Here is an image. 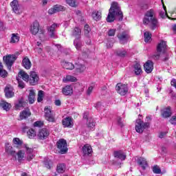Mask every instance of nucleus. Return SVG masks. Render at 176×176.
<instances>
[{"instance_id":"1","label":"nucleus","mask_w":176,"mask_h":176,"mask_svg":"<svg viewBox=\"0 0 176 176\" xmlns=\"http://www.w3.org/2000/svg\"><path fill=\"white\" fill-rule=\"evenodd\" d=\"M116 16L117 17H119V20H123V12H122V10H120L119 3L116 1H113L111 3L107 17V22L112 23V21H115V17H116Z\"/></svg>"},{"instance_id":"2","label":"nucleus","mask_w":176,"mask_h":176,"mask_svg":"<svg viewBox=\"0 0 176 176\" xmlns=\"http://www.w3.org/2000/svg\"><path fill=\"white\" fill-rule=\"evenodd\" d=\"M143 23L145 25H149L151 30H156L159 25L157 19L155 16V11L153 9L148 10L143 19Z\"/></svg>"},{"instance_id":"3","label":"nucleus","mask_w":176,"mask_h":176,"mask_svg":"<svg viewBox=\"0 0 176 176\" xmlns=\"http://www.w3.org/2000/svg\"><path fill=\"white\" fill-rule=\"evenodd\" d=\"M40 25L38 21H34L30 26V32L32 35H36L39 32L40 41H45V30L39 29Z\"/></svg>"},{"instance_id":"4","label":"nucleus","mask_w":176,"mask_h":176,"mask_svg":"<svg viewBox=\"0 0 176 176\" xmlns=\"http://www.w3.org/2000/svg\"><path fill=\"white\" fill-rule=\"evenodd\" d=\"M146 129H149V122H144L140 119L136 120L135 131L137 133H144Z\"/></svg>"},{"instance_id":"5","label":"nucleus","mask_w":176,"mask_h":176,"mask_svg":"<svg viewBox=\"0 0 176 176\" xmlns=\"http://www.w3.org/2000/svg\"><path fill=\"white\" fill-rule=\"evenodd\" d=\"M68 145L67 144V140L64 139H60L57 142H56V147L60 151V153L61 155H64L68 152Z\"/></svg>"},{"instance_id":"6","label":"nucleus","mask_w":176,"mask_h":176,"mask_svg":"<svg viewBox=\"0 0 176 176\" xmlns=\"http://www.w3.org/2000/svg\"><path fill=\"white\" fill-rule=\"evenodd\" d=\"M116 90L120 96H126L129 93V87L123 83H118L116 86Z\"/></svg>"},{"instance_id":"7","label":"nucleus","mask_w":176,"mask_h":176,"mask_svg":"<svg viewBox=\"0 0 176 176\" xmlns=\"http://www.w3.org/2000/svg\"><path fill=\"white\" fill-rule=\"evenodd\" d=\"M117 38L119 40L120 43L121 45H124V43H127L129 39L130 38V36L129 35V32L127 31L120 32L118 35Z\"/></svg>"},{"instance_id":"8","label":"nucleus","mask_w":176,"mask_h":176,"mask_svg":"<svg viewBox=\"0 0 176 176\" xmlns=\"http://www.w3.org/2000/svg\"><path fill=\"white\" fill-rule=\"evenodd\" d=\"M3 61L8 67V69H12V65H13V63L16 61V55H8L6 56H3Z\"/></svg>"},{"instance_id":"9","label":"nucleus","mask_w":176,"mask_h":176,"mask_svg":"<svg viewBox=\"0 0 176 176\" xmlns=\"http://www.w3.org/2000/svg\"><path fill=\"white\" fill-rule=\"evenodd\" d=\"M167 49V43L166 41H161L160 43H158L157 46V54L155 56L156 60L160 57V53L162 52V53H164L166 52V50Z\"/></svg>"},{"instance_id":"10","label":"nucleus","mask_w":176,"mask_h":176,"mask_svg":"<svg viewBox=\"0 0 176 176\" xmlns=\"http://www.w3.org/2000/svg\"><path fill=\"white\" fill-rule=\"evenodd\" d=\"M60 27V23H53L52 25L47 27L48 35L50 38L56 39L57 36L56 35V28Z\"/></svg>"},{"instance_id":"11","label":"nucleus","mask_w":176,"mask_h":176,"mask_svg":"<svg viewBox=\"0 0 176 176\" xmlns=\"http://www.w3.org/2000/svg\"><path fill=\"white\" fill-rule=\"evenodd\" d=\"M10 6L13 12H15L16 14H21V13H23V10L20 8V4H19V1L13 0L10 3Z\"/></svg>"},{"instance_id":"12","label":"nucleus","mask_w":176,"mask_h":176,"mask_svg":"<svg viewBox=\"0 0 176 176\" xmlns=\"http://www.w3.org/2000/svg\"><path fill=\"white\" fill-rule=\"evenodd\" d=\"M50 135V131L47 128H43L38 131L37 137L39 140H46Z\"/></svg>"},{"instance_id":"13","label":"nucleus","mask_w":176,"mask_h":176,"mask_svg":"<svg viewBox=\"0 0 176 176\" xmlns=\"http://www.w3.org/2000/svg\"><path fill=\"white\" fill-rule=\"evenodd\" d=\"M38 82H39V76L35 72H31L30 76L29 77V82L32 86H35V85H38Z\"/></svg>"},{"instance_id":"14","label":"nucleus","mask_w":176,"mask_h":176,"mask_svg":"<svg viewBox=\"0 0 176 176\" xmlns=\"http://www.w3.org/2000/svg\"><path fill=\"white\" fill-rule=\"evenodd\" d=\"M63 10H65V7L61 6V5H55L53 8H50L48 10L49 14H54V13H57L58 12H63Z\"/></svg>"},{"instance_id":"15","label":"nucleus","mask_w":176,"mask_h":176,"mask_svg":"<svg viewBox=\"0 0 176 176\" xmlns=\"http://www.w3.org/2000/svg\"><path fill=\"white\" fill-rule=\"evenodd\" d=\"M44 112L46 120L52 122H56V120L54 119V116L52 114V110H50V109H49L48 107H45L44 109Z\"/></svg>"},{"instance_id":"16","label":"nucleus","mask_w":176,"mask_h":176,"mask_svg":"<svg viewBox=\"0 0 176 176\" xmlns=\"http://www.w3.org/2000/svg\"><path fill=\"white\" fill-rule=\"evenodd\" d=\"M62 123L64 127H68L69 129L72 128L74 126V121L71 117H67L64 118L62 121Z\"/></svg>"},{"instance_id":"17","label":"nucleus","mask_w":176,"mask_h":176,"mask_svg":"<svg viewBox=\"0 0 176 176\" xmlns=\"http://www.w3.org/2000/svg\"><path fill=\"white\" fill-rule=\"evenodd\" d=\"M5 94L7 98H12L14 96V92H13V87L10 85H7L5 88Z\"/></svg>"},{"instance_id":"18","label":"nucleus","mask_w":176,"mask_h":176,"mask_svg":"<svg viewBox=\"0 0 176 176\" xmlns=\"http://www.w3.org/2000/svg\"><path fill=\"white\" fill-rule=\"evenodd\" d=\"M74 68H76V75H78V74H83V72L86 71V66L80 63H76V66L74 67Z\"/></svg>"},{"instance_id":"19","label":"nucleus","mask_w":176,"mask_h":176,"mask_svg":"<svg viewBox=\"0 0 176 176\" xmlns=\"http://www.w3.org/2000/svg\"><path fill=\"white\" fill-rule=\"evenodd\" d=\"M24 148H25V149L26 151V153L28 154V160L29 162H31V160H33L34 157L35 156V155H34V153H33L34 149H32V148L28 147V145H27V144H24Z\"/></svg>"},{"instance_id":"20","label":"nucleus","mask_w":176,"mask_h":176,"mask_svg":"<svg viewBox=\"0 0 176 176\" xmlns=\"http://www.w3.org/2000/svg\"><path fill=\"white\" fill-rule=\"evenodd\" d=\"M62 93L64 96H72L74 93V88L71 85H66L62 89Z\"/></svg>"},{"instance_id":"21","label":"nucleus","mask_w":176,"mask_h":176,"mask_svg":"<svg viewBox=\"0 0 176 176\" xmlns=\"http://www.w3.org/2000/svg\"><path fill=\"white\" fill-rule=\"evenodd\" d=\"M144 71L147 74H151L152 71H153V62L151 60H148L146 62V63L144 65Z\"/></svg>"},{"instance_id":"22","label":"nucleus","mask_w":176,"mask_h":176,"mask_svg":"<svg viewBox=\"0 0 176 176\" xmlns=\"http://www.w3.org/2000/svg\"><path fill=\"white\" fill-rule=\"evenodd\" d=\"M82 152L84 156H89V155H91L93 152V149L91 148V146L89 144H85L82 146Z\"/></svg>"},{"instance_id":"23","label":"nucleus","mask_w":176,"mask_h":176,"mask_svg":"<svg viewBox=\"0 0 176 176\" xmlns=\"http://www.w3.org/2000/svg\"><path fill=\"white\" fill-rule=\"evenodd\" d=\"M31 116V111L30 109H25L22 112L20 113V119L23 120L24 119H27Z\"/></svg>"},{"instance_id":"24","label":"nucleus","mask_w":176,"mask_h":176,"mask_svg":"<svg viewBox=\"0 0 176 176\" xmlns=\"http://www.w3.org/2000/svg\"><path fill=\"white\" fill-rule=\"evenodd\" d=\"M138 164L142 167V170H145L148 167V162H146V159L144 157H139L138 159Z\"/></svg>"},{"instance_id":"25","label":"nucleus","mask_w":176,"mask_h":176,"mask_svg":"<svg viewBox=\"0 0 176 176\" xmlns=\"http://www.w3.org/2000/svg\"><path fill=\"white\" fill-rule=\"evenodd\" d=\"M162 118H170L171 116V107H168L161 111Z\"/></svg>"},{"instance_id":"26","label":"nucleus","mask_w":176,"mask_h":176,"mask_svg":"<svg viewBox=\"0 0 176 176\" xmlns=\"http://www.w3.org/2000/svg\"><path fill=\"white\" fill-rule=\"evenodd\" d=\"M27 103L24 102V99L21 98L19 100L15 102V109H23L25 107Z\"/></svg>"},{"instance_id":"27","label":"nucleus","mask_w":176,"mask_h":176,"mask_svg":"<svg viewBox=\"0 0 176 176\" xmlns=\"http://www.w3.org/2000/svg\"><path fill=\"white\" fill-rule=\"evenodd\" d=\"M6 152L11 156H16V151H13V147L9 143H6Z\"/></svg>"},{"instance_id":"28","label":"nucleus","mask_w":176,"mask_h":176,"mask_svg":"<svg viewBox=\"0 0 176 176\" xmlns=\"http://www.w3.org/2000/svg\"><path fill=\"white\" fill-rule=\"evenodd\" d=\"M78 78L74 76L67 75L63 78V82L64 83H68V82H77Z\"/></svg>"},{"instance_id":"29","label":"nucleus","mask_w":176,"mask_h":176,"mask_svg":"<svg viewBox=\"0 0 176 176\" xmlns=\"http://www.w3.org/2000/svg\"><path fill=\"white\" fill-rule=\"evenodd\" d=\"M18 78H21L25 82L30 81V76L25 72L21 71L18 74Z\"/></svg>"},{"instance_id":"30","label":"nucleus","mask_w":176,"mask_h":176,"mask_svg":"<svg viewBox=\"0 0 176 176\" xmlns=\"http://www.w3.org/2000/svg\"><path fill=\"white\" fill-rule=\"evenodd\" d=\"M22 65H23V67L25 68V69H30L32 65L31 64V60H30V59L27 57L23 59Z\"/></svg>"},{"instance_id":"31","label":"nucleus","mask_w":176,"mask_h":176,"mask_svg":"<svg viewBox=\"0 0 176 176\" xmlns=\"http://www.w3.org/2000/svg\"><path fill=\"white\" fill-rule=\"evenodd\" d=\"M62 66L65 69H69L70 71H72V69H75V65H74V64H72V63H69V62H67V61L63 62Z\"/></svg>"},{"instance_id":"32","label":"nucleus","mask_w":176,"mask_h":176,"mask_svg":"<svg viewBox=\"0 0 176 176\" xmlns=\"http://www.w3.org/2000/svg\"><path fill=\"white\" fill-rule=\"evenodd\" d=\"M20 41V35L17 33H13L11 34V38L10 43H17Z\"/></svg>"},{"instance_id":"33","label":"nucleus","mask_w":176,"mask_h":176,"mask_svg":"<svg viewBox=\"0 0 176 176\" xmlns=\"http://www.w3.org/2000/svg\"><path fill=\"white\" fill-rule=\"evenodd\" d=\"M101 11H97L95 10L91 14V17L94 19V20H96V21H98V20H101Z\"/></svg>"},{"instance_id":"34","label":"nucleus","mask_w":176,"mask_h":176,"mask_svg":"<svg viewBox=\"0 0 176 176\" xmlns=\"http://www.w3.org/2000/svg\"><path fill=\"white\" fill-rule=\"evenodd\" d=\"M114 156L120 160H126V154L122 151L114 152Z\"/></svg>"},{"instance_id":"35","label":"nucleus","mask_w":176,"mask_h":176,"mask_svg":"<svg viewBox=\"0 0 176 176\" xmlns=\"http://www.w3.org/2000/svg\"><path fill=\"white\" fill-rule=\"evenodd\" d=\"M0 107L4 109V111H9L12 108V105L6 101L1 100L0 102Z\"/></svg>"},{"instance_id":"36","label":"nucleus","mask_w":176,"mask_h":176,"mask_svg":"<svg viewBox=\"0 0 176 176\" xmlns=\"http://www.w3.org/2000/svg\"><path fill=\"white\" fill-rule=\"evenodd\" d=\"M28 101L30 104H34L35 102V91L34 89L30 90Z\"/></svg>"},{"instance_id":"37","label":"nucleus","mask_w":176,"mask_h":176,"mask_svg":"<svg viewBox=\"0 0 176 176\" xmlns=\"http://www.w3.org/2000/svg\"><path fill=\"white\" fill-rule=\"evenodd\" d=\"M87 126L90 130H94V127H96V121H94V119L92 118H88Z\"/></svg>"},{"instance_id":"38","label":"nucleus","mask_w":176,"mask_h":176,"mask_svg":"<svg viewBox=\"0 0 176 176\" xmlns=\"http://www.w3.org/2000/svg\"><path fill=\"white\" fill-rule=\"evenodd\" d=\"M133 68L135 75H141V72H142V69L141 68V65H140V63H135Z\"/></svg>"},{"instance_id":"39","label":"nucleus","mask_w":176,"mask_h":176,"mask_svg":"<svg viewBox=\"0 0 176 176\" xmlns=\"http://www.w3.org/2000/svg\"><path fill=\"white\" fill-rule=\"evenodd\" d=\"M27 135L28 138H30V140H33V138H35V137H36V132L34 129H30L27 132Z\"/></svg>"},{"instance_id":"40","label":"nucleus","mask_w":176,"mask_h":176,"mask_svg":"<svg viewBox=\"0 0 176 176\" xmlns=\"http://www.w3.org/2000/svg\"><path fill=\"white\" fill-rule=\"evenodd\" d=\"M151 40H152V33H151L150 32H145L144 41L146 42V43L151 42Z\"/></svg>"},{"instance_id":"41","label":"nucleus","mask_w":176,"mask_h":176,"mask_svg":"<svg viewBox=\"0 0 176 176\" xmlns=\"http://www.w3.org/2000/svg\"><path fill=\"white\" fill-rule=\"evenodd\" d=\"M0 76H1V78H6V76H8V72L3 69V66L1 63H0Z\"/></svg>"},{"instance_id":"42","label":"nucleus","mask_w":176,"mask_h":176,"mask_svg":"<svg viewBox=\"0 0 176 176\" xmlns=\"http://www.w3.org/2000/svg\"><path fill=\"white\" fill-rule=\"evenodd\" d=\"M56 171L60 174L64 173V171H65V164H58L56 168Z\"/></svg>"},{"instance_id":"43","label":"nucleus","mask_w":176,"mask_h":176,"mask_svg":"<svg viewBox=\"0 0 176 176\" xmlns=\"http://www.w3.org/2000/svg\"><path fill=\"white\" fill-rule=\"evenodd\" d=\"M74 44L77 50H80V48L82 47V41H80L79 38H76L74 41Z\"/></svg>"},{"instance_id":"44","label":"nucleus","mask_w":176,"mask_h":176,"mask_svg":"<svg viewBox=\"0 0 176 176\" xmlns=\"http://www.w3.org/2000/svg\"><path fill=\"white\" fill-rule=\"evenodd\" d=\"M12 142L16 146H21L23 144V141L18 138H14L12 140Z\"/></svg>"},{"instance_id":"45","label":"nucleus","mask_w":176,"mask_h":176,"mask_svg":"<svg viewBox=\"0 0 176 176\" xmlns=\"http://www.w3.org/2000/svg\"><path fill=\"white\" fill-rule=\"evenodd\" d=\"M116 54L120 57H124L127 54V52L124 50H118L116 52Z\"/></svg>"},{"instance_id":"46","label":"nucleus","mask_w":176,"mask_h":176,"mask_svg":"<svg viewBox=\"0 0 176 176\" xmlns=\"http://www.w3.org/2000/svg\"><path fill=\"white\" fill-rule=\"evenodd\" d=\"M81 34V31L79 28H75L73 32L74 36H76V38H80Z\"/></svg>"},{"instance_id":"47","label":"nucleus","mask_w":176,"mask_h":176,"mask_svg":"<svg viewBox=\"0 0 176 176\" xmlns=\"http://www.w3.org/2000/svg\"><path fill=\"white\" fill-rule=\"evenodd\" d=\"M162 5H163V8H164V12H161L160 13V16L162 19H164V17H167V10H166V6H164V3H162Z\"/></svg>"},{"instance_id":"48","label":"nucleus","mask_w":176,"mask_h":176,"mask_svg":"<svg viewBox=\"0 0 176 176\" xmlns=\"http://www.w3.org/2000/svg\"><path fill=\"white\" fill-rule=\"evenodd\" d=\"M95 86H96V84H94V83H92L89 85V87H88V89L87 90V96H90V94H91V93H93V89H94Z\"/></svg>"},{"instance_id":"49","label":"nucleus","mask_w":176,"mask_h":176,"mask_svg":"<svg viewBox=\"0 0 176 176\" xmlns=\"http://www.w3.org/2000/svg\"><path fill=\"white\" fill-rule=\"evenodd\" d=\"M17 156H18V160L19 162H21V160H23V159H24V151H19L17 153Z\"/></svg>"},{"instance_id":"50","label":"nucleus","mask_w":176,"mask_h":176,"mask_svg":"<svg viewBox=\"0 0 176 176\" xmlns=\"http://www.w3.org/2000/svg\"><path fill=\"white\" fill-rule=\"evenodd\" d=\"M153 172L154 173V174H161L162 170L158 166H154L153 167Z\"/></svg>"},{"instance_id":"51","label":"nucleus","mask_w":176,"mask_h":176,"mask_svg":"<svg viewBox=\"0 0 176 176\" xmlns=\"http://www.w3.org/2000/svg\"><path fill=\"white\" fill-rule=\"evenodd\" d=\"M43 100V91H39L38 93V102H41Z\"/></svg>"},{"instance_id":"52","label":"nucleus","mask_w":176,"mask_h":176,"mask_svg":"<svg viewBox=\"0 0 176 176\" xmlns=\"http://www.w3.org/2000/svg\"><path fill=\"white\" fill-rule=\"evenodd\" d=\"M66 3L69 6H72V8L76 6V1H75V0H66Z\"/></svg>"},{"instance_id":"53","label":"nucleus","mask_w":176,"mask_h":176,"mask_svg":"<svg viewBox=\"0 0 176 176\" xmlns=\"http://www.w3.org/2000/svg\"><path fill=\"white\" fill-rule=\"evenodd\" d=\"M36 45L38 46L37 47H36L35 49V52H36L37 53H38L39 54H41V53H42V48L41 47V43H39V41L37 42Z\"/></svg>"},{"instance_id":"54","label":"nucleus","mask_w":176,"mask_h":176,"mask_svg":"<svg viewBox=\"0 0 176 176\" xmlns=\"http://www.w3.org/2000/svg\"><path fill=\"white\" fill-rule=\"evenodd\" d=\"M84 32L85 35L87 36L89 35V33L90 32V26L89 25H85L84 27Z\"/></svg>"},{"instance_id":"55","label":"nucleus","mask_w":176,"mask_h":176,"mask_svg":"<svg viewBox=\"0 0 176 176\" xmlns=\"http://www.w3.org/2000/svg\"><path fill=\"white\" fill-rule=\"evenodd\" d=\"M16 80H18L19 87H21V89H24V87H25V84H24L23 81L20 80L19 77H16Z\"/></svg>"},{"instance_id":"56","label":"nucleus","mask_w":176,"mask_h":176,"mask_svg":"<svg viewBox=\"0 0 176 176\" xmlns=\"http://www.w3.org/2000/svg\"><path fill=\"white\" fill-rule=\"evenodd\" d=\"M43 126V122L36 121L34 123V127H42Z\"/></svg>"},{"instance_id":"57","label":"nucleus","mask_w":176,"mask_h":176,"mask_svg":"<svg viewBox=\"0 0 176 176\" xmlns=\"http://www.w3.org/2000/svg\"><path fill=\"white\" fill-rule=\"evenodd\" d=\"M116 32V30L111 29L108 32V35H109V36H113L115 35Z\"/></svg>"},{"instance_id":"58","label":"nucleus","mask_w":176,"mask_h":176,"mask_svg":"<svg viewBox=\"0 0 176 176\" xmlns=\"http://www.w3.org/2000/svg\"><path fill=\"white\" fill-rule=\"evenodd\" d=\"M170 122L171 124H176V114L173 116L170 120Z\"/></svg>"},{"instance_id":"59","label":"nucleus","mask_w":176,"mask_h":176,"mask_svg":"<svg viewBox=\"0 0 176 176\" xmlns=\"http://www.w3.org/2000/svg\"><path fill=\"white\" fill-rule=\"evenodd\" d=\"M102 107L103 106H102L101 102H97L95 105V108H96L98 111H100V109H101Z\"/></svg>"},{"instance_id":"60","label":"nucleus","mask_w":176,"mask_h":176,"mask_svg":"<svg viewBox=\"0 0 176 176\" xmlns=\"http://www.w3.org/2000/svg\"><path fill=\"white\" fill-rule=\"evenodd\" d=\"M167 135V132L164 131V132H160L159 134V138H164Z\"/></svg>"},{"instance_id":"61","label":"nucleus","mask_w":176,"mask_h":176,"mask_svg":"<svg viewBox=\"0 0 176 176\" xmlns=\"http://www.w3.org/2000/svg\"><path fill=\"white\" fill-rule=\"evenodd\" d=\"M77 16H79L80 21H85V19L82 17V12L79 10L76 11Z\"/></svg>"},{"instance_id":"62","label":"nucleus","mask_w":176,"mask_h":176,"mask_svg":"<svg viewBox=\"0 0 176 176\" xmlns=\"http://www.w3.org/2000/svg\"><path fill=\"white\" fill-rule=\"evenodd\" d=\"M117 122H118L119 126H120V127H123V123L122 122V118L118 117L117 119Z\"/></svg>"},{"instance_id":"63","label":"nucleus","mask_w":176,"mask_h":176,"mask_svg":"<svg viewBox=\"0 0 176 176\" xmlns=\"http://www.w3.org/2000/svg\"><path fill=\"white\" fill-rule=\"evenodd\" d=\"M6 28L5 27V25L3 22L0 21V31H3V30H6Z\"/></svg>"},{"instance_id":"64","label":"nucleus","mask_w":176,"mask_h":176,"mask_svg":"<svg viewBox=\"0 0 176 176\" xmlns=\"http://www.w3.org/2000/svg\"><path fill=\"white\" fill-rule=\"evenodd\" d=\"M89 53H90V51L89 50H87V51H84L82 52V56H84V57H86V56H89Z\"/></svg>"}]
</instances>
